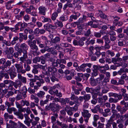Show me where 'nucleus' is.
<instances>
[{
	"label": "nucleus",
	"mask_w": 128,
	"mask_h": 128,
	"mask_svg": "<svg viewBox=\"0 0 128 128\" xmlns=\"http://www.w3.org/2000/svg\"><path fill=\"white\" fill-rule=\"evenodd\" d=\"M22 63L21 62L19 64H15V66L17 70V72L18 73H21L22 74H24L25 73L24 70L22 69Z\"/></svg>",
	"instance_id": "1"
},
{
	"label": "nucleus",
	"mask_w": 128,
	"mask_h": 128,
	"mask_svg": "<svg viewBox=\"0 0 128 128\" xmlns=\"http://www.w3.org/2000/svg\"><path fill=\"white\" fill-rule=\"evenodd\" d=\"M118 110H112V114L110 116V118L112 120H117V119L120 118L121 115L120 114L118 113Z\"/></svg>",
	"instance_id": "2"
},
{
	"label": "nucleus",
	"mask_w": 128,
	"mask_h": 128,
	"mask_svg": "<svg viewBox=\"0 0 128 128\" xmlns=\"http://www.w3.org/2000/svg\"><path fill=\"white\" fill-rule=\"evenodd\" d=\"M20 54H21V56H22L20 58V60L23 63L25 62L26 61V59L28 57L27 51L20 50Z\"/></svg>",
	"instance_id": "3"
},
{
	"label": "nucleus",
	"mask_w": 128,
	"mask_h": 128,
	"mask_svg": "<svg viewBox=\"0 0 128 128\" xmlns=\"http://www.w3.org/2000/svg\"><path fill=\"white\" fill-rule=\"evenodd\" d=\"M82 112V114L84 118V120L87 123L89 118L91 116V114L89 112V111L86 110H84Z\"/></svg>",
	"instance_id": "4"
},
{
	"label": "nucleus",
	"mask_w": 128,
	"mask_h": 128,
	"mask_svg": "<svg viewBox=\"0 0 128 128\" xmlns=\"http://www.w3.org/2000/svg\"><path fill=\"white\" fill-rule=\"evenodd\" d=\"M15 68L14 67V66L8 70V73L9 74L10 78L12 80H13L16 76V73L15 72Z\"/></svg>",
	"instance_id": "5"
},
{
	"label": "nucleus",
	"mask_w": 128,
	"mask_h": 128,
	"mask_svg": "<svg viewBox=\"0 0 128 128\" xmlns=\"http://www.w3.org/2000/svg\"><path fill=\"white\" fill-rule=\"evenodd\" d=\"M8 69H6V68L5 67L2 68L0 70V74L3 75L4 77L5 78L8 79L9 78V76L8 73Z\"/></svg>",
	"instance_id": "6"
},
{
	"label": "nucleus",
	"mask_w": 128,
	"mask_h": 128,
	"mask_svg": "<svg viewBox=\"0 0 128 128\" xmlns=\"http://www.w3.org/2000/svg\"><path fill=\"white\" fill-rule=\"evenodd\" d=\"M127 106H124L122 108L120 105H118L116 107V109L118 111L120 112L121 114L125 113L128 110Z\"/></svg>",
	"instance_id": "7"
},
{
	"label": "nucleus",
	"mask_w": 128,
	"mask_h": 128,
	"mask_svg": "<svg viewBox=\"0 0 128 128\" xmlns=\"http://www.w3.org/2000/svg\"><path fill=\"white\" fill-rule=\"evenodd\" d=\"M28 43L31 49L34 50H38V47L36 45L35 42H34L33 41L32 42L31 40H29Z\"/></svg>",
	"instance_id": "8"
},
{
	"label": "nucleus",
	"mask_w": 128,
	"mask_h": 128,
	"mask_svg": "<svg viewBox=\"0 0 128 128\" xmlns=\"http://www.w3.org/2000/svg\"><path fill=\"white\" fill-rule=\"evenodd\" d=\"M80 15V14L78 12H74V14L71 15L69 20V22H72L74 20H76Z\"/></svg>",
	"instance_id": "9"
},
{
	"label": "nucleus",
	"mask_w": 128,
	"mask_h": 128,
	"mask_svg": "<svg viewBox=\"0 0 128 128\" xmlns=\"http://www.w3.org/2000/svg\"><path fill=\"white\" fill-rule=\"evenodd\" d=\"M91 110L92 112L94 113H97L98 111V112L101 114V113L102 112V108H100V105H98L95 106Z\"/></svg>",
	"instance_id": "10"
},
{
	"label": "nucleus",
	"mask_w": 128,
	"mask_h": 128,
	"mask_svg": "<svg viewBox=\"0 0 128 128\" xmlns=\"http://www.w3.org/2000/svg\"><path fill=\"white\" fill-rule=\"evenodd\" d=\"M16 24L17 27H20L19 29H20V31H21L24 30L25 28L28 25V24L25 22L22 23L21 22H19L17 24Z\"/></svg>",
	"instance_id": "11"
},
{
	"label": "nucleus",
	"mask_w": 128,
	"mask_h": 128,
	"mask_svg": "<svg viewBox=\"0 0 128 128\" xmlns=\"http://www.w3.org/2000/svg\"><path fill=\"white\" fill-rule=\"evenodd\" d=\"M114 18V20L113 21V23L115 26H120L122 25V22L118 21V20L120 19V18L116 17Z\"/></svg>",
	"instance_id": "12"
},
{
	"label": "nucleus",
	"mask_w": 128,
	"mask_h": 128,
	"mask_svg": "<svg viewBox=\"0 0 128 128\" xmlns=\"http://www.w3.org/2000/svg\"><path fill=\"white\" fill-rule=\"evenodd\" d=\"M58 69L54 67L49 66L48 67V71L50 72H51L52 75L56 74L57 71Z\"/></svg>",
	"instance_id": "13"
},
{
	"label": "nucleus",
	"mask_w": 128,
	"mask_h": 128,
	"mask_svg": "<svg viewBox=\"0 0 128 128\" xmlns=\"http://www.w3.org/2000/svg\"><path fill=\"white\" fill-rule=\"evenodd\" d=\"M22 83L19 80H16L15 82H14L12 81V86H13L16 88H20L22 85Z\"/></svg>",
	"instance_id": "14"
},
{
	"label": "nucleus",
	"mask_w": 128,
	"mask_h": 128,
	"mask_svg": "<svg viewBox=\"0 0 128 128\" xmlns=\"http://www.w3.org/2000/svg\"><path fill=\"white\" fill-rule=\"evenodd\" d=\"M46 9V8L45 7L43 6H40L38 8L39 14L44 16L45 15Z\"/></svg>",
	"instance_id": "15"
},
{
	"label": "nucleus",
	"mask_w": 128,
	"mask_h": 128,
	"mask_svg": "<svg viewBox=\"0 0 128 128\" xmlns=\"http://www.w3.org/2000/svg\"><path fill=\"white\" fill-rule=\"evenodd\" d=\"M86 64H83L80 66L76 68V70L78 72L82 71L84 72L86 70Z\"/></svg>",
	"instance_id": "16"
},
{
	"label": "nucleus",
	"mask_w": 128,
	"mask_h": 128,
	"mask_svg": "<svg viewBox=\"0 0 128 128\" xmlns=\"http://www.w3.org/2000/svg\"><path fill=\"white\" fill-rule=\"evenodd\" d=\"M28 46L24 43H23L20 44V48L19 49L20 50L27 51L28 49Z\"/></svg>",
	"instance_id": "17"
},
{
	"label": "nucleus",
	"mask_w": 128,
	"mask_h": 128,
	"mask_svg": "<svg viewBox=\"0 0 128 128\" xmlns=\"http://www.w3.org/2000/svg\"><path fill=\"white\" fill-rule=\"evenodd\" d=\"M18 78L24 84H26V78L22 76L21 74H18Z\"/></svg>",
	"instance_id": "18"
},
{
	"label": "nucleus",
	"mask_w": 128,
	"mask_h": 128,
	"mask_svg": "<svg viewBox=\"0 0 128 128\" xmlns=\"http://www.w3.org/2000/svg\"><path fill=\"white\" fill-rule=\"evenodd\" d=\"M104 34H105L106 32H105L101 31V30L100 31V32H94V36L96 38H100L102 36V35H104Z\"/></svg>",
	"instance_id": "19"
},
{
	"label": "nucleus",
	"mask_w": 128,
	"mask_h": 128,
	"mask_svg": "<svg viewBox=\"0 0 128 128\" xmlns=\"http://www.w3.org/2000/svg\"><path fill=\"white\" fill-rule=\"evenodd\" d=\"M65 110L67 112V114L70 116H72L73 114L72 110L70 108L69 106H66L65 108Z\"/></svg>",
	"instance_id": "20"
},
{
	"label": "nucleus",
	"mask_w": 128,
	"mask_h": 128,
	"mask_svg": "<svg viewBox=\"0 0 128 128\" xmlns=\"http://www.w3.org/2000/svg\"><path fill=\"white\" fill-rule=\"evenodd\" d=\"M110 111V110L109 108H106L104 110V112H103V109H102V112L101 114H102V115L104 117L107 116L108 115V113Z\"/></svg>",
	"instance_id": "21"
},
{
	"label": "nucleus",
	"mask_w": 128,
	"mask_h": 128,
	"mask_svg": "<svg viewBox=\"0 0 128 128\" xmlns=\"http://www.w3.org/2000/svg\"><path fill=\"white\" fill-rule=\"evenodd\" d=\"M60 41V38L58 36H56L53 39H51V42L53 44H56L59 43Z\"/></svg>",
	"instance_id": "22"
},
{
	"label": "nucleus",
	"mask_w": 128,
	"mask_h": 128,
	"mask_svg": "<svg viewBox=\"0 0 128 128\" xmlns=\"http://www.w3.org/2000/svg\"><path fill=\"white\" fill-rule=\"evenodd\" d=\"M64 38H63L60 44V46L66 48L69 47L70 45L67 42H64Z\"/></svg>",
	"instance_id": "23"
},
{
	"label": "nucleus",
	"mask_w": 128,
	"mask_h": 128,
	"mask_svg": "<svg viewBox=\"0 0 128 128\" xmlns=\"http://www.w3.org/2000/svg\"><path fill=\"white\" fill-rule=\"evenodd\" d=\"M114 120H112L110 119L108 120L107 123L106 125V128H112L111 125H113V122H114Z\"/></svg>",
	"instance_id": "24"
},
{
	"label": "nucleus",
	"mask_w": 128,
	"mask_h": 128,
	"mask_svg": "<svg viewBox=\"0 0 128 128\" xmlns=\"http://www.w3.org/2000/svg\"><path fill=\"white\" fill-rule=\"evenodd\" d=\"M74 23L77 25V27L78 29H83L84 28V24H82V23H81L79 20L78 22H74Z\"/></svg>",
	"instance_id": "25"
},
{
	"label": "nucleus",
	"mask_w": 128,
	"mask_h": 128,
	"mask_svg": "<svg viewBox=\"0 0 128 128\" xmlns=\"http://www.w3.org/2000/svg\"><path fill=\"white\" fill-rule=\"evenodd\" d=\"M98 80L97 78L96 79H94V78H91L90 81V83L92 86H95L97 85Z\"/></svg>",
	"instance_id": "26"
},
{
	"label": "nucleus",
	"mask_w": 128,
	"mask_h": 128,
	"mask_svg": "<svg viewBox=\"0 0 128 128\" xmlns=\"http://www.w3.org/2000/svg\"><path fill=\"white\" fill-rule=\"evenodd\" d=\"M50 107L52 111L54 112L57 111V109L55 106V104L54 103H50Z\"/></svg>",
	"instance_id": "27"
},
{
	"label": "nucleus",
	"mask_w": 128,
	"mask_h": 128,
	"mask_svg": "<svg viewBox=\"0 0 128 128\" xmlns=\"http://www.w3.org/2000/svg\"><path fill=\"white\" fill-rule=\"evenodd\" d=\"M45 94V92L42 90L40 91L37 94V95L39 98H43L44 97Z\"/></svg>",
	"instance_id": "28"
},
{
	"label": "nucleus",
	"mask_w": 128,
	"mask_h": 128,
	"mask_svg": "<svg viewBox=\"0 0 128 128\" xmlns=\"http://www.w3.org/2000/svg\"><path fill=\"white\" fill-rule=\"evenodd\" d=\"M70 99L72 100H74L76 103H78V97L75 96L74 94H71V96L70 98Z\"/></svg>",
	"instance_id": "29"
},
{
	"label": "nucleus",
	"mask_w": 128,
	"mask_h": 128,
	"mask_svg": "<svg viewBox=\"0 0 128 128\" xmlns=\"http://www.w3.org/2000/svg\"><path fill=\"white\" fill-rule=\"evenodd\" d=\"M85 90L87 93L90 92L91 93L93 96V94H93V91H94V88H90L88 87H87L86 88Z\"/></svg>",
	"instance_id": "30"
},
{
	"label": "nucleus",
	"mask_w": 128,
	"mask_h": 128,
	"mask_svg": "<svg viewBox=\"0 0 128 128\" xmlns=\"http://www.w3.org/2000/svg\"><path fill=\"white\" fill-rule=\"evenodd\" d=\"M41 19L42 20V22H52V20L50 18H46L44 16H42L41 17Z\"/></svg>",
	"instance_id": "31"
},
{
	"label": "nucleus",
	"mask_w": 128,
	"mask_h": 128,
	"mask_svg": "<svg viewBox=\"0 0 128 128\" xmlns=\"http://www.w3.org/2000/svg\"><path fill=\"white\" fill-rule=\"evenodd\" d=\"M56 122L57 124L60 126L61 128H68V126L65 124L62 123V122H60L59 121L57 120Z\"/></svg>",
	"instance_id": "32"
},
{
	"label": "nucleus",
	"mask_w": 128,
	"mask_h": 128,
	"mask_svg": "<svg viewBox=\"0 0 128 128\" xmlns=\"http://www.w3.org/2000/svg\"><path fill=\"white\" fill-rule=\"evenodd\" d=\"M68 18L66 15H63L60 17L59 20L62 22L66 21L68 20Z\"/></svg>",
	"instance_id": "33"
},
{
	"label": "nucleus",
	"mask_w": 128,
	"mask_h": 128,
	"mask_svg": "<svg viewBox=\"0 0 128 128\" xmlns=\"http://www.w3.org/2000/svg\"><path fill=\"white\" fill-rule=\"evenodd\" d=\"M106 55L108 56H110L111 57H114L115 55L114 52L110 50H108L106 52Z\"/></svg>",
	"instance_id": "34"
},
{
	"label": "nucleus",
	"mask_w": 128,
	"mask_h": 128,
	"mask_svg": "<svg viewBox=\"0 0 128 128\" xmlns=\"http://www.w3.org/2000/svg\"><path fill=\"white\" fill-rule=\"evenodd\" d=\"M17 110L14 107L9 108H7V112L10 114H12L13 111L14 114L15 112H16Z\"/></svg>",
	"instance_id": "35"
},
{
	"label": "nucleus",
	"mask_w": 128,
	"mask_h": 128,
	"mask_svg": "<svg viewBox=\"0 0 128 128\" xmlns=\"http://www.w3.org/2000/svg\"><path fill=\"white\" fill-rule=\"evenodd\" d=\"M5 63V64L2 66V68L5 67L6 68V69H8L7 67L8 66H10L11 64V62L10 60H8L6 62H6Z\"/></svg>",
	"instance_id": "36"
},
{
	"label": "nucleus",
	"mask_w": 128,
	"mask_h": 128,
	"mask_svg": "<svg viewBox=\"0 0 128 128\" xmlns=\"http://www.w3.org/2000/svg\"><path fill=\"white\" fill-rule=\"evenodd\" d=\"M10 124L11 126V128H16L18 125L17 123L13 122L12 120H10L9 121Z\"/></svg>",
	"instance_id": "37"
},
{
	"label": "nucleus",
	"mask_w": 128,
	"mask_h": 128,
	"mask_svg": "<svg viewBox=\"0 0 128 128\" xmlns=\"http://www.w3.org/2000/svg\"><path fill=\"white\" fill-rule=\"evenodd\" d=\"M100 88H96L94 89V91H93L94 94L93 96L94 97H96L97 95H98V94L99 93V91L100 90Z\"/></svg>",
	"instance_id": "38"
},
{
	"label": "nucleus",
	"mask_w": 128,
	"mask_h": 128,
	"mask_svg": "<svg viewBox=\"0 0 128 128\" xmlns=\"http://www.w3.org/2000/svg\"><path fill=\"white\" fill-rule=\"evenodd\" d=\"M12 81L10 80H4V85L6 84H10V85L9 87H12Z\"/></svg>",
	"instance_id": "39"
},
{
	"label": "nucleus",
	"mask_w": 128,
	"mask_h": 128,
	"mask_svg": "<svg viewBox=\"0 0 128 128\" xmlns=\"http://www.w3.org/2000/svg\"><path fill=\"white\" fill-rule=\"evenodd\" d=\"M14 114L18 116V118L21 119H22L24 118L23 114L20 112L16 111V112L14 113Z\"/></svg>",
	"instance_id": "40"
},
{
	"label": "nucleus",
	"mask_w": 128,
	"mask_h": 128,
	"mask_svg": "<svg viewBox=\"0 0 128 128\" xmlns=\"http://www.w3.org/2000/svg\"><path fill=\"white\" fill-rule=\"evenodd\" d=\"M44 83L45 81L42 78L39 80V81L36 82V84L39 87H40L41 86V84H42Z\"/></svg>",
	"instance_id": "41"
},
{
	"label": "nucleus",
	"mask_w": 128,
	"mask_h": 128,
	"mask_svg": "<svg viewBox=\"0 0 128 128\" xmlns=\"http://www.w3.org/2000/svg\"><path fill=\"white\" fill-rule=\"evenodd\" d=\"M33 41L34 42H35V43L36 44V43L38 44L42 42L41 39L40 38L38 37H36L35 40H33Z\"/></svg>",
	"instance_id": "42"
},
{
	"label": "nucleus",
	"mask_w": 128,
	"mask_h": 128,
	"mask_svg": "<svg viewBox=\"0 0 128 128\" xmlns=\"http://www.w3.org/2000/svg\"><path fill=\"white\" fill-rule=\"evenodd\" d=\"M69 98H62L61 102L63 103L64 104L66 105V103H68L69 102Z\"/></svg>",
	"instance_id": "43"
},
{
	"label": "nucleus",
	"mask_w": 128,
	"mask_h": 128,
	"mask_svg": "<svg viewBox=\"0 0 128 128\" xmlns=\"http://www.w3.org/2000/svg\"><path fill=\"white\" fill-rule=\"evenodd\" d=\"M95 40L94 39H91L90 40H87L86 42V44L87 45H88L90 44L93 45L95 43Z\"/></svg>",
	"instance_id": "44"
},
{
	"label": "nucleus",
	"mask_w": 128,
	"mask_h": 128,
	"mask_svg": "<svg viewBox=\"0 0 128 128\" xmlns=\"http://www.w3.org/2000/svg\"><path fill=\"white\" fill-rule=\"evenodd\" d=\"M18 39L19 38L17 36H15L14 37L13 40L11 42V44L13 45L15 44Z\"/></svg>",
	"instance_id": "45"
},
{
	"label": "nucleus",
	"mask_w": 128,
	"mask_h": 128,
	"mask_svg": "<svg viewBox=\"0 0 128 128\" xmlns=\"http://www.w3.org/2000/svg\"><path fill=\"white\" fill-rule=\"evenodd\" d=\"M14 51L13 48L12 47H10L9 48H8L5 51V53H13Z\"/></svg>",
	"instance_id": "46"
},
{
	"label": "nucleus",
	"mask_w": 128,
	"mask_h": 128,
	"mask_svg": "<svg viewBox=\"0 0 128 128\" xmlns=\"http://www.w3.org/2000/svg\"><path fill=\"white\" fill-rule=\"evenodd\" d=\"M46 27L51 28L53 29H54L56 28L57 26L56 25H52V24H47L46 26Z\"/></svg>",
	"instance_id": "47"
},
{
	"label": "nucleus",
	"mask_w": 128,
	"mask_h": 128,
	"mask_svg": "<svg viewBox=\"0 0 128 128\" xmlns=\"http://www.w3.org/2000/svg\"><path fill=\"white\" fill-rule=\"evenodd\" d=\"M4 117L6 119L8 118L10 119H12L14 117L12 115H9L8 113H6L4 115Z\"/></svg>",
	"instance_id": "48"
},
{
	"label": "nucleus",
	"mask_w": 128,
	"mask_h": 128,
	"mask_svg": "<svg viewBox=\"0 0 128 128\" xmlns=\"http://www.w3.org/2000/svg\"><path fill=\"white\" fill-rule=\"evenodd\" d=\"M89 104L87 102L84 101V102L83 103V110H86V109L87 108L89 107Z\"/></svg>",
	"instance_id": "49"
},
{
	"label": "nucleus",
	"mask_w": 128,
	"mask_h": 128,
	"mask_svg": "<svg viewBox=\"0 0 128 128\" xmlns=\"http://www.w3.org/2000/svg\"><path fill=\"white\" fill-rule=\"evenodd\" d=\"M40 57L37 56L36 57L34 58L33 60V62L34 63H36L37 62H40Z\"/></svg>",
	"instance_id": "50"
},
{
	"label": "nucleus",
	"mask_w": 128,
	"mask_h": 128,
	"mask_svg": "<svg viewBox=\"0 0 128 128\" xmlns=\"http://www.w3.org/2000/svg\"><path fill=\"white\" fill-rule=\"evenodd\" d=\"M58 25V27L62 28L63 26V25L62 22L60 20H57V21L55 23Z\"/></svg>",
	"instance_id": "51"
},
{
	"label": "nucleus",
	"mask_w": 128,
	"mask_h": 128,
	"mask_svg": "<svg viewBox=\"0 0 128 128\" xmlns=\"http://www.w3.org/2000/svg\"><path fill=\"white\" fill-rule=\"evenodd\" d=\"M86 16L84 15L82 18H80L79 19V20L81 23H82L86 21Z\"/></svg>",
	"instance_id": "52"
},
{
	"label": "nucleus",
	"mask_w": 128,
	"mask_h": 128,
	"mask_svg": "<svg viewBox=\"0 0 128 128\" xmlns=\"http://www.w3.org/2000/svg\"><path fill=\"white\" fill-rule=\"evenodd\" d=\"M116 121V122L117 124H120L122 123V122H124L123 119V117L122 116H121L120 118H118Z\"/></svg>",
	"instance_id": "53"
},
{
	"label": "nucleus",
	"mask_w": 128,
	"mask_h": 128,
	"mask_svg": "<svg viewBox=\"0 0 128 128\" xmlns=\"http://www.w3.org/2000/svg\"><path fill=\"white\" fill-rule=\"evenodd\" d=\"M58 16V15L57 13L54 12L52 15L51 17V19L53 21L55 20L56 19V18Z\"/></svg>",
	"instance_id": "54"
},
{
	"label": "nucleus",
	"mask_w": 128,
	"mask_h": 128,
	"mask_svg": "<svg viewBox=\"0 0 128 128\" xmlns=\"http://www.w3.org/2000/svg\"><path fill=\"white\" fill-rule=\"evenodd\" d=\"M5 18L8 19L10 18L11 17V14L9 12H6L4 14Z\"/></svg>",
	"instance_id": "55"
},
{
	"label": "nucleus",
	"mask_w": 128,
	"mask_h": 128,
	"mask_svg": "<svg viewBox=\"0 0 128 128\" xmlns=\"http://www.w3.org/2000/svg\"><path fill=\"white\" fill-rule=\"evenodd\" d=\"M54 96H56L61 97L62 96V93L60 92H59L58 90H56L55 91Z\"/></svg>",
	"instance_id": "56"
},
{
	"label": "nucleus",
	"mask_w": 128,
	"mask_h": 128,
	"mask_svg": "<svg viewBox=\"0 0 128 128\" xmlns=\"http://www.w3.org/2000/svg\"><path fill=\"white\" fill-rule=\"evenodd\" d=\"M118 99L114 98H110L109 100V102L110 103H116L118 102Z\"/></svg>",
	"instance_id": "57"
},
{
	"label": "nucleus",
	"mask_w": 128,
	"mask_h": 128,
	"mask_svg": "<svg viewBox=\"0 0 128 128\" xmlns=\"http://www.w3.org/2000/svg\"><path fill=\"white\" fill-rule=\"evenodd\" d=\"M84 101H88L91 98V96L90 94H87L85 95L84 96Z\"/></svg>",
	"instance_id": "58"
},
{
	"label": "nucleus",
	"mask_w": 128,
	"mask_h": 128,
	"mask_svg": "<svg viewBox=\"0 0 128 128\" xmlns=\"http://www.w3.org/2000/svg\"><path fill=\"white\" fill-rule=\"evenodd\" d=\"M19 29V28L17 27L16 24L15 25V28H10V30L12 32H17L18 30Z\"/></svg>",
	"instance_id": "59"
},
{
	"label": "nucleus",
	"mask_w": 128,
	"mask_h": 128,
	"mask_svg": "<svg viewBox=\"0 0 128 128\" xmlns=\"http://www.w3.org/2000/svg\"><path fill=\"white\" fill-rule=\"evenodd\" d=\"M40 61L42 64H45L46 62V59L44 58V56H40Z\"/></svg>",
	"instance_id": "60"
},
{
	"label": "nucleus",
	"mask_w": 128,
	"mask_h": 128,
	"mask_svg": "<svg viewBox=\"0 0 128 128\" xmlns=\"http://www.w3.org/2000/svg\"><path fill=\"white\" fill-rule=\"evenodd\" d=\"M40 126L38 127V128H42V126L45 127L46 125V121L44 120H42L41 122V124L40 125Z\"/></svg>",
	"instance_id": "61"
},
{
	"label": "nucleus",
	"mask_w": 128,
	"mask_h": 128,
	"mask_svg": "<svg viewBox=\"0 0 128 128\" xmlns=\"http://www.w3.org/2000/svg\"><path fill=\"white\" fill-rule=\"evenodd\" d=\"M92 71V76L96 77L98 75L99 72L98 71L93 70Z\"/></svg>",
	"instance_id": "62"
},
{
	"label": "nucleus",
	"mask_w": 128,
	"mask_h": 128,
	"mask_svg": "<svg viewBox=\"0 0 128 128\" xmlns=\"http://www.w3.org/2000/svg\"><path fill=\"white\" fill-rule=\"evenodd\" d=\"M104 75L102 74H99V77L97 78V80H99V81H101L102 80H104Z\"/></svg>",
	"instance_id": "63"
},
{
	"label": "nucleus",
	"mask_w": 128,
	"mask_h": 128,
	"mask_svg": "<svg viewBox=\"0 0 128 128\" xmlns=\"http://www.w3.org/2000/svg\"><path fill=\"white\" fill-rule=\"evenodd\" d=\"M117 85H123L124 84L125 81L124 80L120 78L118 80V82H117Z\"/></svg>",
	"instance_id": "64"
}]
</instances>
